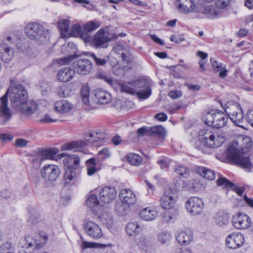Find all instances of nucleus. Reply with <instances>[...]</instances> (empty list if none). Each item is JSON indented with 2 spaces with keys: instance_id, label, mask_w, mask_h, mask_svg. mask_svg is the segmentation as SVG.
<instances>
[{
  "instance_id": "obj_1",
  "label": "nucleus",
  "mask_w": 253,
  "mask_h": 253,
  "mask_svg": "<svg viewBox=\"0 0 253 253\" xmlns=\"http://www.w3.org/2000/svg\"><path fill=\"white\" fill-rule=\"evenodd\" d=\"M252 146L250 137L242 136L232 142L228 146L226 157L230 161L247 169H251L253 165L246 153Z\"/></svg>"
},
{
  "instance_id": "obj_2",
  "label": "nucleus",
  "mask_w": 253,
  "mask_h": 253,
  "mask_svg": "<svg viewBox=\"0 0 253 253\" xmlns=\"http://www.w3.org/2000/svg\"><path fill=\"white\" fill-rule=\"evenodd\" d=\"M7 94H9L10 101L15 108L25 102L28 98L27 91L21 85H16L8 89L0 99V119L4 123L8 122L12 117L11 111L8 107Z\"/></svg>"
},
{
  "instance_id": "obj_3",
  "label": "nucleus",
  "mask_w": 253,
  "mask_h": 253,
  "mask_svg": "<svg viewBox=\"0 0 253 253\" xmlns=\"http://www.w3.org/2000/svg\"><path fill=\"white\" fill-rule=\"evenodd\" d=\"M122 92L135 95L139 98L146 99L151 94V88L149 83L144 80H136L128 82L120 85Z\"/></svg>"
},
{
  "instance_id": "obj_4",
  "label": "nucleus",
  "mask_w": 253,
  "mask_h": 253,
  "mask_svg": "<svg viewBox=\"0 0 253 253\" xmlns=\"http://www.w3.org/2000/svg\"><path fill=\"white\" fill-rule=\"evenodd\" d=\"M47 235L42 232L34 237L28 236L20 240L19 253H33L35 250L41 248L47 242Z\"/></svg>"
},
{
  "instance_id": "obj_5",
  "label": "nucleus",
  "mask_w": 253,
  "mask_h": 253,
  "mask_svg": "<svg viewBox=\"0 0 253 253\" xmlns=\"http://www.w3.org/2000/svg\"><path fill=\"white\" fill-rule=\"evenodd\" d=\"M212 128L201 129L199 132V139L203 146L199 148V150L204 154H208L206 147L214 148L220 146L225 141L224 136L215 135Z\"/></svg>"
},
{
  "instance_id": "obj_6",
  "label": "nucleus",
  "mask_w": 253,
  "mask_h": 253,
  "mask_svg": "<svg viewBox=\"0 0 253 253\" xmlns=\"http://www.w3.org/2000/svg\"><path fill=\"white\" fill-rule=\"evenodd\" d=\"M223 108L235 125L243 127L244 115L242 108L239 103L230 101L225 103Z\"/></svg>"
},
{
  "instance_id": "obj_7",
  "label": "nucleus",
  "mask_w": 253,
  "mask_h": 253,
  "mask_svg": "<svg viewBox=\"0 0 253 253\" xmlns=\"http://www.w3.org/2000/svg\"><path fill=\"white\" fill-rule=\"evenodd\" d=\"M228 117L222 112L212 110L202 117L203 121L208 126L216 128L224 126L228 121Z\"/></svg>"
},
{
  "instance_id": "obj_8",
  "label": "nucleus",
  "mask_w": 253,
  "mask_h": 253,
  "mask_svg": "<svg viewBox=\"0 0 253 253\" xmlns=\"http://www.w3.org/2000/svg\"><path fill=\"white\" fill-rule=\"evenodd\" d=\"M26 35L31 40L40 42H45L47 39V31H45L43 26L36 22L28 23L25 29Z\"/></svg>"
},
{
  "instance_id": "obj_9",
  "label": "nucleus",
  "mask_w": 253,
  "mask_h": 253,
  "mask_svg": "<svg viewBox=\"0 0 253 253\" xmlns=\"http://www.w3.org/2000/svg\"><path fill=\"white\" fill-rule=\"evenodd\" d=\"M12 44L10 37L0 43V58L5 62H9L14 57V49Z\"/></svg>"
},
{
  "instance_id": "obj_10",
  "label": "nucleus",
  "mask_w": 253,
  "mask_h": 253,
  "mask_svg": "<svg viewBox=\"0 0 253 253\" xmlns=\"http://www.w3.org/2000/svg\"><path fill=\"white\" fill-rule=\"evenodd\" d=\"M203 200L197 197L189 198L185 203V208L190 214L196 215L200 214L203 209Z\"/></svg>"
},
{
  "instance_id": "obj_11",
  "label": "nucleus",
  "mask_w": 253,
  "mask_h": 253,
  "mask_svg": "<svg viewBox=\"0 0 253 253\" xmlns=\"http://www.w3.org/2000/svg\"><path fill=\"white\" fill-rule=\"evenodd\" d=\"M60 173L59 168L55 165H46L41 170V175L46 182L56 180Z\"/></svg>"
},
{
  "instance_id": "obj_12",
  "label": "nucleus",
  "mask_w": 253,
  "mask_h": 253,
  "mask_svg": "<svg viewBox=\"0 0 253 253\" xmlns=\"http://www.w3.org/2000/svg\"><path fill=\"white\" fill-rule=\"evenodd\" d=\"M233 226L237 229L244 230L251 225L252 221L249 216L243 212H238L232 217Z\"/></svg>"
},
{
  "instance_id": "obj_13",
  "label": "nucleus",
  "mask_w": 253,
  "mask_h": 253,
  "mask_svg": "<svg viewBox=\"0 0 253 253\" xmlns=\"http://www.w3.org/2000/svg\"><path fill=\"white\" fill-rule=\"evenodd\" d=\"M112 38V35L108 30L100 29L94 35L93 42L96 47H106V43Z\"/></svg>"
},
{
  "instance_id": "obj_14",
  "label": "nucleus",
  "mask_w": 253,
  "mask_h": 253,
  "mask_svg": "<svg viewBox=\"0 0 253 253\" xmlns=\"http://www.w3.org/2000/svg\"><path fill=\"white\" fill-rule=\"evenodd\" d=\"M73 68L74 73L87 75L91 72L93 65L88 59H79L73 63Z\"/></svg>"
},
{
  "instance_id": "obj_15",
  "label": "nucleus",
  "mask_w": 253,
  "mask_h": 253,
  "mask_svg": "<svg viewBox=\"0 0 253 253\" xmlns=\"http://www.w3.org/2000/svg\"><path fill=\"white\" fill-rule=\"evenodd\" d=\"M243 234L233 232L229 234L225 239L226 246L231 249H237L241 247L245 243Z\"/></svg>"
},
{
  "instance_id": "obj_16",
  "label": "nucleus",
  "mask_w": 253,
  "mask_h": 253,
  "mask_svg": "<svg viewBox=\"0 0 253 253\" xmlns=\"http://www.w3.org/2000/svg\"><path fill=\"white\" fill-rule=\"evenodd\" d=\"M84 229L88 236L97 240L103 236V232L100 226L91 220L86 221L84 224Z\"/></svg>"
},
{
  "instance_id": "obj_17",
  "label": "nucleus",
  "mask_w": 253,
  "mask_h": 253,
  "mask_svg": "<svg viewBox=\"0 0 253 253\" xmlns=\"http://www.w3.org/2000/svg\"><path fill=\"white\" fill-rule=\"evenodd\" d=\"M117 191L115 187L106 186L102 188L99 193L100 200L105 203H109L116 197Z\"/></svg>"
},
{
  "instance_id": "obj_18",
  "label": "nucleus",
  "mask_w": 253,
  "mask_h": 253,
  "mask_svg": "<svg viewBox=\"0 0 253 253\" xmlns=\"http://www.w3.org/2000/svg\"><path fill=\"white\" fill-rule=\"evenodd\" d=\"M61 157H64L63 163L68 169L76 170L80 167V158L76 155H66L64 153L60 154Z\"/></svg>"
},
{
  "instance_id": "obj_19",
  "label": "nucleus",
  "mask_w": 253,
  "mask_h": 253,
  "mask_svg": "<svg viewBox=\"0 0 253 253\" xmlns=\"http://www.w3.org/2000/svg\"><path fill=\"white\" fill-rule=\"evenodd\" d=\"M179 3L177 5L180 11L184 13L200 12L196 6V0H178Z\"/></svg>"
},
{
  "instance_id": "obj_20",
  "label": "nucleus",
  "mask_w": 253,
  "mask_h": 253,
  "mask_svg": "<svg viewBox=\"0 0 253 253\" xmlns=\"http://www.w3.org/2000/svg\"><path fill=\"white\" fill-rule=\"evenodd\" d=\"M37 104L33 100L27 101L22 103L16 108L27 117L33 115L37 109Z\"/></svg>"
},
{
  "instance_id": "obj_21",
  "label": "nucleus",
  "mask_w": 253,
  "mask_h": 253,
  "mask_svg": "<svg viewBox=\"0 0 253 253\" xmlns=\"http://www.w3.org/2000/svg\"><path fill=\"white\" fill-rule=\"evenodd\" d=\"M176 200L171 194H163L160 200L161 207L165 210L177 209L175 207Z\"/></svg>"
},
{
  "instance_id": "obj_22",
  "label": "nucleus",
  "mask_w": 253,
  "mask_h": 253,
  "mask_svg": "<svg viewBox=\"0 0 253 253\" xmlns=\"http://www.w3.org/2000/svg\"><path fill=\"white\" fill-rule=\"evenodd\" d=\"M121 202L126 204L128 207L135 204L136 202V198L133 192L128 189H122L119 194Z\"/></svg>"
},
{
  "instance_id": "obj_23",
  "label": "nucleus",
  "mask_w": 253,
  "mask_h": 253,
  "mask_svg": "<svg viewBox=\"0 0 253 253\" xmlns=\"http://www.w3.org/2000/svg\"><path fill=\"white\" fill-rule=\"evenodd\" d=\"M193 234L190 229H185L179 231L176 236L177 243L181 245L190 244L193 240Z\"/></svg>"
},
{
  "instance_id": "obj_24",
  "label": "nucleus",
  "mask_w": 253,
  "mask_h": 253,
  "mask_svg": "<svg viewBox=\"0 0 253 253\" xmlns=\"http://www.w3.org/2000/svg\"><path fill=\"white\" fill-rule=\"evenodd\" d=\"M95 99L98 103L106 104L112 100L111 94L106 90L101 88H98L94 91Z\"/></svg>"
},
{
  "instance_id": "obj_25",
  "label": "nucleus",
  "mask_w": 253,
  "mask_h": 253,
  "mask_svg": "<svg viewBox=\"0 0 253 253\" xmlns=\"http://www.w3.org/2000/svg\"><path fill=\"white\" fill-rule=\"evenodd\" d=\"M158 215V211L153 207H148L142 209L139 212V216L141 219L144 221H152L155 219Z\"/></svg>"
},
{
  "instance_id": "obj_26",
  "label": "nucleus",
  "mask_w": 253,
  "mask_h": 253,
  "mask_svg": "<svg viewBox=\"0 0 253 253\" xmlns=\"http://www.w3.org/2000/svg\"><path fill=\"white\" fill-rule=\"evenodd\" d=\"M200 12L211 19L217 18L223 15L222 10H220L216 6L215 7L212 5L205 6Z\"/></svg>"
},
{
  "instance_id": "obj_27",
  "label": "nucleus",
  "mask_w": 253,
  "mask_h": 253,
  "mask_svg": "<svg viewBox=\"0 0 253 253\" xmlns=\"http://www.w3.org/2000/svg\"><path fill=\"white\" fill-rule=\"evenodd\" d=\"M71 35L74 37H80L85 42H89L91 40V37L83 29L79 24L74 25L72 27Z\"/></svg>"
},
{
  "instance_id": "obj_28",
  "label": "nucleus",
  "mask_w": 253,
  "mask_h": 253,
  "mask_svg": "<svg viewBox=\"0 0 253 253\" xmlns=\"http://www.w3.org/2000/svg\"><path fill=\"white\" fill-rule=\"evenodd\" d=\"M73 108V105L65 100L56 101L54 104V109L59 114H66L71 111Z\"/></svg>"
},
{
  "instance_id": "obj_29",
  "label": "nucleus",
  "mask_w": 253,
  "mask_h": 253,
  "mask_svg": "<svg viewBox=\"0 0 253 253\" xmlns=\"http://www.w3.org/2000/svg\"><path fill=\"white\" fill-rule=\"evenodd\" d=\"M74 73L70 68H63L58 71L56 77L60 82H67L73 78Z\"/></svg>"
},
{
  "instance_id": "obj_30",
  "label": "nucleus",
  "mask_w": 253,
  "mask_h": 253,
  "mask_svg": "<svg viewBox=\"0 0 253 253\" xmlns=\"http://www.w3.org/2000/svg\"><path fill=\"white\" fill-rule=\"evenodd\" d=\"M84 138L85 142L88 145L103 139L104 135L101 132L91 130L85 133Z\"/></svg>"
},
{
  "instance_id": "obj_31",
  "label": "nucleus",
  "mask_w": 253,
  "mask_h": 253,
  "mask_svg": "<svg viewBox=\"0 0 253 253\" xmlns=\"http://www.w3.org/2000/svg\"><path fill=\"white\" fill-rule=\"evenodd\" d=\"M217 184L219 186H224L227 188H231L235 191L239 195H242L244 188L243 187H237L234 184L224 177H220L217 180Z\"/></svg>"
},
{
  "instance_id": "obj_32",
  "label": "nucleus",
  "mask_w": 253,
  "mask_h": 253,
  "mask_svg": "<svg viewBox=\"0 0 253 253\" xmlns=\"http://www.w3.org/2000/svg\"><path fill=\"white\" fill-rule=\"evenodd\" d=\"M87 145L84 140H78L64 144L62 149L65 150H73L74 151H80V149Z\"/></svg>"
},
{
  "instance_id": "obj_33",
  "label": "nucleus",
  "mask_w": 253,
  "mask_h": 253,
  "mask_svg": "<svg viewBox=\"0 0 253 253\" xmlns=\"http://www.w3.org/2000/svg\"><path fill=\"white\" fill-rule=\"evenodd\" d=\"M125 230L127 235L134 237L140 232L141 228L138 222H130L126 224Z\"/></svg>"
},
{
  "instance_id": "obj_34",
  "label": "nucleus",
  "mask_w": 253,
  "mask_h": 253,
  "mask_svg": "<svg viewBox=\"0 0 253 253\" xmlns=\"http://www.w3.org/2000/svg\"><path fill=\"white\" fill-rule=\"evenodd\" d=\"M214 222L219 226L227 225L229 222V215L223 211L217 212L214 215Z\"/></svg>"
},
{
  "instance_id": "obj_35",
  "label": "nucleus",
  "mask_w": 253,
  "mask_h": 253,
  "mask_svg": "<svg viewBox=\"0 0 253 253\" xmlns=\"http://www.w3.org/2000/svg\"><path fill=\"white\" fill-rule=\"evenodd\" d=\"M77 174L75 170L67 169L66 170L63 178L64 184L67 186H71L75 183Z\"/></svg>"
},
{
  "instance_id": "obj_36",
  "label": "nucleus",
  "mask_w": 253,
  "mask_h": 253,
  "mask_svg": "<svg viewBox=\"0 0 253 253\" xmlns=\"http://www.w3.org/2000/svg\"><path fill=\"white\" fill-rule=\"evenodd\" d=\"M166 211L162 215V221L165 223L173 221L179 213L178 209Z\"/></svg>"
},
{
  "instance_id": "obj_37",
  "label": "nucleus",
  "mask_w": 253,
  "mask_h": 253,
  "mask_svg": "<svg viewBox=\"0 0 253 253\" xmlns=\"http://www.w3.org/2000/svg\"><path fill=\"white\" fill-rule=\"evenodd\" d=\"M86 167L87 174L88 176H92L99 170L97 167L95 159L91 158L87 160L85 163Z\"/></svg>"
},
{
  "instance_id": "obj_38",
  "label": "nucleus",
  "mask_w": 253,
  "mask_h": 253,
  "mask_svg": "<svg viewBox=\"0 0 253 253\" xmlns=\"http://www.w3.org/2000/svg\"><path fill=\"white\" fill-rule=\"evenodd\" d=\"M126 159L129 164L132 166H140L143 161V159L139 155L130 153L126 155Z\"/></svg>"
},
{
  "instance_id": "obj_39",
  "label": "nucleus",
  "mask_w": 253,
  "mask_h": 253,
  "mask_svg": "<svg viewBox=\"0 0 253 253\" xmlns=\"http://www.w3.org/2000/svg\"><path fill=\"white\" fill-rule=\"evenodd\" d=\"M58 152L57 149L55 148L50 149H45L42 150L40 152V155L43 160H53L54 156Z\"/></svg>"
},
{
  "instance_id": "obj_40",
  "label": "nucleus",
  "mask_w": 253,
  "mask_h": 253,
  "mask_svg": "<svg viewBox=\"0 0 253 253\" xmlns=\"http://www.w3.org/2000/svg\"><path fill=\"white\" fill-rule=\"evenodd\" d=\"M197 172L202 176L208 180H213L215 178V173L213 171L206 168L201 167L197 169Z\"/></svg>"
},
{
  "instance_id": "obj_41",
  "label": "nucleus",
  "mask_w": 253,
  "mask_h": 253,
  "mask_svg": "<svg viewBox=\"0 0 253 253\" xmlns=\"http://www.w3.org/2000/svg\"><path fill=\"white\" fill-rule=\"evenodd\" d=\"M101 25L100 22L97 20H92L87 22L83 26V29L84 32L88 33L93 31L99 28Z\"/></svg>"
},
{
  "instance_id": "obj_42",
  "label": "nucleus",
  "mask_w": 253,
  "mask_h": 253,
  "mask_svg": "<svg viewBox=\"0 0 253 253\" xmlns=\"http://www.w3.org/2000/svg\"><path fill=\"white\" fill-rule=\"evenodd\" d=\"M70 22L67 19H61L58 22V27L62 36L66 35L69 29Z\"/></svg>"
},
{
  "instance_id": "obj_43",
  "label": "nucleus",
  "mask_w": 253,
  "mask_h": 253,
  "mask_svg": "<svg viewBox=\"0 0 253 253\" xmlns=\"http://www.w3.org/2000/svg\"><path fill=\"white\" fill-rule=\"evenodd\" d=\"M171 238V236L170 233L167 231H163L158 234L157 239L160 243L164 244L169 241Z\"/></svg>"
},
{
  "instance_id": "obj_44",
  "label": "nucleus",
  "mask_w": 253,
  "mask_h": 253,
  "mask_svg": "<svg viewBox=\"0 0 253 253\" xmlns=\"http://www.w3.org/2000/svg\"><path fill=\"white\" fill-rule=\"evenodd\" d=\"M81 95L83 102L86 105L89 104V89L87 86H83L81 89Z\"/></svg>"
},
{
  "instance_id": "obj_45",
  "label": "nucleus",
  "mask_w": 253,
  "mask_h": 253,
  "mask_svg": "<svg viewBox=\"0 0 253 253\" xmlns=\"http://www.w3.org/2000/svg\"><path fill=\"white\" fill-rule=\"evenodd\" d=\"M150 135L157 134L160 136H163L166 133V130L164 127L161 126H156L150 127Z\"/></svg>"
},
{
  "instance_id": "obj_46",
  "label": "nucleus",
  "mask_w": 253,
  "mask_h": 253,
  "mask_svg": "<svg viewBox=\"0 0 253 253\" xmlns=\"http://www.w3.org/2000/svg\"><path fill=\"white\" fill-rule=\"evenodd\" d=\"M86 205L90 208H92L99 204L97 197L95 194L90 195L86 200Z\"/></svg>"
},
{
  "instance_id": "obj_47",
  "label": "nucleus",
  "mask_w": 253,
  "mask_h": 253,
  "mask_svg": "<svg viewBox=\"0 0 253 253\" xmlns=\"http://www.w3.org/2000/svg\"><path fill=\"white\" fill-rule=\"evenodd\" d=\"M0 253H14V247L11 243H5L0 246Z\"/></svg>"
},
{
  "instance_id": "obj_48",
  "label": "nucleus",
  "mask_w": 253,
  "mask_h": 253,
  "mask_svg": "<svg viewBox=\"0 0 253 253\" xmlns=\"http://www.w3.org/2000/svg\"><path fill=\"white\" fill-rule=\"evenodd\" d=\"M110 151L107 148H104L98 153V159L100 161H103L111 156Z\"/></svg>"
},
{
  "instance_id": "obj_49",
  "label": "nucleus",
  "mask_w": 253,
  "mask_h": 253,
  "mask_svg": "<svg viewBox=\"0 0 253 253\" xmlns=\"http://www.w3.org/2000/svg\"><path fill=\"white\" fill-rule=\"evenodd\" d=\"M149 242L145 235H142L138 243L139 248L143 251L147 252L149 249Z\"/></svg>"
},
{
  "instance_id": "obj_50",
  "label": "nucleus",
  "mask_w": 253,
  "mask_h": 253,
  "mask_svg": "<svg viewBox=\"0 0 253 253\" xmlns=\"http://www.w3.org/2000/svg\"><path fill=\"white\" fill-rule=\"evenodd\" d=\"M101 220L103 223L106 224L108 228H111L113 225L112 216L108 213L102 215Z\"/></svg>"
},
{
  "instance_id": "obj_51",
  "label": "nucleus",
  "mask_w": 253,
  "mask_h": 253,
  "mask_svg": "<svg viewBox=\"0 0 253 253\" xmlns=\"http://www.w3.org/2000/svg\"><path fill=\"white\" fill-rule=\"evenodd\" d=\"M90 56L92 58L95 64L97 66H104L106 64L107 61L103 58L97 56L94 53H89Z\"/></svg>"
},
{
  "instance_id": "obj_52",
  "label": "nucleus",
  "mask_w": 253,
  "mask_h": 253,
  "mask_svg": "<svg viewBox=\"0 0 253 253\" xmlns=\"http://www.w3.org/2000/svg\"><path fill=\"white\" fill-rule=\"evenodd\" d=\"M69 93L70 90L66 85L60 86L58 90V95L60 97H66L69 95Z\"/></svg>"
},
{
  "instance_id": "obj_53",
  "label": "nucleus",
  "mask_w": 253,
  "mask_h": 253,
  "mask_svg": "<svg viewBox=\"0 0 253 253\" xmlns=\"http://www.w3.org/2000/svg\"><path fill=\"white\" fill-rule=\"evenodd\" d=\"M126 204L122 203H119L117 204L115 207V209L119 214L123 215L126 213L127 208L126 207Z\"/></svg>"
},
{
  "instance_id": "obj_54",
  "label": "nucleus",
  "mask_w": 253,
  "mask_h": 253,
  "mask_svg": "<svg viewBox=\"0 0 253 253\" xmlns=\"http://www.w3.org/2000/svg\"><path fill=\"white\" fill-rule=\"evenodd\" d=\"M230 1V0H216V6L219 9L222 10L223 12L224 9L228 5Z\"/></svg>"
},
{
  "instance_id": "obj_55",
  "label": "nucleus",
  "mask_w": 253,
  "mask_h": 253,
  "mask_svg": "<svg viewBox=\"0 0 253 253\" xmlns=\"http://www.w3.org/2000/svg\"><path fill=\"white\" fill-rule=\"evenodd\" d=\"M37 120L43 124H50L55 123V120L51 118V116L49 113L45 114L44 116L37 119Z\"/></svg>"
},
{
  "instance_id": "obj_56",
  "label": "nucleus",
  "mask_w": 253,
  "mask_h": 253,
  "mask_svg": "<svg viewBox=\"0 0 253 253\" xmlns=\"http://www.w3.org/2000/svg\"><path fill=\"white\" fill-rule=\"evenodd\" d=\"M211 62L213 70L216 72H219V71L224 69V68H225L224 65L223 66L221 63L217 62L213 58L211 59Z\"/></svg>"
},
{
  "instance_id": "obj_57",
  "label": "nucleus",
  "mask_w": 253,
  "mask_h": 253,
  "mask_svg": "<svg viewBox=\"0 0 253 253\" xmlns=\"http://www.w3.org/2000/svg\"><path fill=\"white\" fill-rule=\"evenodd\" d=\"M175 171L177 174L185 177L188 175V169L186 168L183 166L177 167L175 169Z\"/></svg>"
},
{
  "instance_id": "obj_58",
  "label": "nucleus",
  "mask_w": 253,
  "mask_h": 253,
  "mask_svg": "<svg viewBox=\"0 0 253 253\" xmlns=\"http://www.w3.org/2000/svg\"><path fill=\"white\" fill-rule=\"evenodd\" d=\"M182 95V92L178 90H173L169 93V96L172 99H177L180 98Z\"/></svg>"
},
{
  "instance_id": "obj_59",
  "label": "nucleus",
  "mask_w": 253,
  "mask_h": 253,
  "mask_svg": "<svg viewBox=\"0 0 253 253\" xmlns=\"http://www.w3.org/2000/svg\"><path fill=\"white\" fill-rule=\"evenodd\" d=\"M97 77L99 79H102L107 82L108 84L112 85L113 84V81L109 76L106 75L102 73H99L97 74Z\"/></svg>"
},
{
  "instance_id": "obj_60",
  "label": "nucleus",
  "mask_w": 253,
  "mask_h": 253,
  "mask_svg": "<svg viewBox=\"0 0 253 253\" xmlns=\"http://www.w3.org/2000/svg\"><path fill=\"white\" fill-rule=\"evenodd\" d=\"M39 217V214L38 212L35 210H33L30 213V216L29 220L30 222L35 224L38 222Z\"/></svg>"
},
{
  "instance_id": "obj_61",
  "label": "nucleus",
  "mask_w": 253,
  "mask_h": 253,
  "mask_svg": "<svg viewBox=\"0 0 253 253\" xmlns=\"http://www.w3.org/2000/svg\"><path fill=\"white\" fill-rule=\"evenodd\" d=\"M99 244L92 243V242H88L86 241H83L82 242V248L84 249L86 248H94L98 247Z\"/></svg>"
},
{
  "instance_id": "obj_62",
  "label": "nucleus",
  "mask_w": 253,
  "mask_h": 253,
  "mask_svg": "<svg viewBox=\"0 0 253 253\" xmlns=\"http://www.w3.org/2000/svg\"><path fill=\"white\" fill-rule=\"evenodd\" d=\"M150 127H142L137 130V133L141 136L150 135Z\"/></svg>"
},
{
  "instance_id": "obj_63",
  "label": "nucleus",
  "mask_w": 253,
  "mask_h": 253,
  "mask_svg": "<svg viewBox=\"0 0 253 253\" xmlns=\"http://www.w3.org/2000/svg\"><path fill=\"white\" fill-rule=\"evenodd\" d=\"M13 138V136L9 134H0V140L3 142L10 141Z\"/></svg>"
},
{
  "instance_id": "obj_64",
  "label": "nucleus",
  "mask_w": 253,
  "mask_h": 253,
  "mask_svg": "<svg viewBox=\"0 0 253 253\" xmlns=\"http://www.w3.org/2000/svg\"><path fill=\"white\" fill-rule=\"evenodd\" d=\"M0 196L3 199H8L11 196V193L7 189H3L0 192Z\"/></svg>"
}]
</instances>
